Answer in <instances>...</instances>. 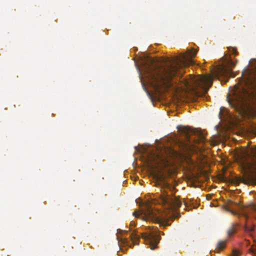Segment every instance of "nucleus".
<instances>
[{"instance_id":"20","label":"nucleus","mask_w":256,"mask_h":256,"mask_svg":"<svg viewBox=\"0 0 256 256\" xmlns=\"http://www.w3.org/2000/svg\"><path fill=\"white\" fill-rule=\"evenodd\" d=\"M200 138L202 139V140H204V139H205V138L204 136H203L202 134V132H200Z\"/></svg>"},{"instance_id":"21","label":"nucleus","mask_w":256,"mask_h":256,"mask_svg":"<svg viewBox=\"0 0 256 256\" xmlns=\"http://www.w3.org/2000/svg\"><path fill=\"white\" fill-rule=\"evenodd\" d=\"M130 225L131 226H135L136 224H135V222H130Z\"/></svg>"},{"instance_id":"12","label":"nucleus","mask_w":256,"mask_h":256,"mask_svg":"<svg viewBox=\"0 0 256 256\" xmlns=\"http://www.w3.org/2000/svg\"><path fill=\"white\" fill-rule=\"evenodd\" d=\"M227 242V240H220L218 242L216 250V252H219L220 250H223L226 246V244Z\"/></svg>"},{"instance_id":"10","label":"nucleus","mask_w":256,"mask_h":256,"mask_svg":"<svg viewBox=\"0 0 256 256\" xmlns=\"http://www.w3.org/2000/svg\"><path fill=\"white\" fill-rule=\"evenodd\" d=\"M148 160L149 164L151 165L150 166L153 168L159 166L161 162H164V160L158 155H153L150 156Z\"/></svg>"},{"instance_id":"7","label":"nucleus","mask_w":256,"mask_h":256,"mask_svg":"<svg viewBox=\"0 0 256 256\" xmlns=\"http://www.w3.org/2000/svg\"><path fill=\"white\" fill-rule=\"evenodd\" d=\"M236 180L246 184L256 185V171L246 170L244 172L242 176L236 178Z\"/></svg>"},{"instance_id":"2","label":"nucleus","mask_w":256,"mask_h":256,"mask_svg":"<svg viewBox=\"0 0 256 256\" xmlns=\"http://www.w3.org/2000/svg\"><path fill=\"white\" fill-rule=\"evenodd\" d=\"M212 84V78L210 76H200L197 78L191 76L190 82L186 80L185 86L192 87L194 92L200 95H204L208 92Z\"/></svg>"},{"instance_id":"3","label":"nucleus","mask_w":256,"mask_h":256,"mask_svg":"<svg viewBox=\"0 0 256 256\" xmlns=\"http://www.w3.org/2000/svg\"><path fill=\"white\" fill-rule=\"evenodd\" d=\"M160 187V193L158 196V202L162 204L165 209L168 210H174L180 208L182 202L176 196L168 194L166 188L168 184L164 182L162 184L158 183Z\"/></svg>"},{"instance_id":"23","label":"nucleus","mask_w":256,"mask_h":256,"mask_svg":"<svg viewBox=\"0 0 256 256\" xmlns=\"http://www.w3.org/2000/svg\"><path fill=\"white\" fill-rule=\"evenodd\" d=\"M246 242H247L248 244L250 243L249 241H247Z\"/></svg>"},{"instance_id":"14","label":"nucleus","mask_w":256,"mask_h":256,"mask_svg":"<svg viewBox=\"0 0 256 256\" xmlns=\"http://www.w3.org/2000/svg\"><path fill=\"white\" fill-rule=\"evenodd\" d=\"M236 232V228L234 225L231 226V228L228 230L227 232L228 237L230 238Z\"/></svg>"},{"instance_id":"6","label":"nucleus","mask_w":256,"mask_h":256,"mask_svg":"<svg viewBox=\"0 0 256 256\" xmlns=\"http://www.w3.org/2000/svg\"><path fill=\"white\" fill-rule=\"evenodd\" d=\"M247 95L248 92L245 90H243L242 94H237L235 92L234 95L232 100L228 98V102L235 109H240L245 104Z\"/></svg>"},{"instance_id":"18","label":"nucleus","mask_w":256,"mask_h":256,"mask_svg":"<svg viewBox=\"0 0 256 256\" xmlns=\"http://www.w3.org/2000/svg\"><path fill=\"white\" fill-rule=\"evenodd\" d=\"M133 215H134L136 218H139V217H140V214H138L136 211H135L134 212V213H133Z\"/></svg>"},{"instance_id":"9","label":"nucleus","mask_w":256,"mask_h":256,"mask_svg":"<svg viewBox=\"0 0 256 256\" xmlns=\"http://www.w3.org/2000/svg\"><path fill=\"white\" fill-rule=\"evenodd\" d=\"M130 240H128L126 238H122L120 236H117V239L118 241L119 245L123 244L124 246H128L131 248L132 246L138 244V241L140 237L136 234L135 232H133L130 234Z\"/></svg>"},{"instance_id":"11","label":"nucleus","mask_w":256,"mask_h":256,"mask_svg":"<svg viewBox=\"0 0 256 256\" xmlns=\"http://www.w3.org/2000/svg\"><path fill=\"white\" fill-rule=\"evenodd\" d=\"M177 128L179 132H180L182 134L186 135V137L189 138V133L190 131V128L189 127L180 126L177 127Z\"/></svg>"},{"instance_id":"22","label":"nucleus","mask_w":256,"mask_h":256,"mask_svg":"<svg viewBox=\"0 0 256 256\" xmlns=\"http://www.w3.org/2000/svg\"><path fill=\"white\" fill-rule=\"evenodd\" d=\"M161 178H161L160 176H157V179H158V180H161Z\"/></svg>"},{"instance_id":"16","label":"nucleus","mask_w":256,"mask_h":256,"mask_svg":"<svg viewBox=\"0 0 256 256\" xmlns=\"http://www.w3.org/2000/svg\"><path fill=\"white\" fill-rule=\"evenodd\" d=\"M250 252L254 256H256V245L252 246L250 248Z\"/></svg>"},{"instance_id":"19","label":"nucleus","mask_w":256,"mask_h":256,"mask_svg":"<svg viewBox=\"0 0 256 256\" xmlns=\"http://www.w3.org/2000/svg\"><path fill=\"white\" fill-rule=\"evenodd\" d=\"M232 53L233 54H234L235 56L237 55L238 54V52L236 50V48H232Z\"/></svg>"},{"instance_id":"17","label":"nucleus","mask_w":256,"mask_h":256,"mask_svg":"<svg viewBox=\"0 0 256 256\" xmlns=\"http://www.w3.org/2000/svg\"><path fill=\"white\" fill-rule=\"evenodd\" d=\"M232 256H240V252L238 250H234L232 251Z\"/></svg>"},{"instance_id":"1","label":"nucleus","mask_w":256,"mask_h":256,"mask_svg":"<svg viewBox=\"0 0 256 256\" xmlns=\"http://www.w3.org/2000/svg\"><path fill=\"white\" fill-rule=\"evenodd\" d=\"M188 53V55L182 54L180 57L168 58L167 61L170 64L165 66H159L154 59L148 58L142 62L144 74L154 88H160L162 86L168 88L172 84L173 78L175 76L182 77L185 72L184 68L194 64L192 58L196 56L197 51L192 48Z\"/></svg>"},{"instance_id":"15","label":"nucleus","mask_w":256,"mask_h":256,"mask_svg":"<svg viewBox=\"0 0 256 256\" xmlns=\"http://www.w3.org/2000/svg\"><path fill=\"white\" fill-rule=\"evenodd\" d=\"M245 231L248 233L250 235H252V232L254 230V226H246L244 228Z\"/></svg>"},{"instance_id":"13","label":"nucleus","mask_w":256,"mask_h":256,"mask_svg":"<svg viewBox=\"0 0 256 256\" xmlns=\"http://www.w3.org/2000/svg\"><path fill=\"white\" fill-rule=\"evenodd\" d=\"M246 83L250 88H256V78L252 79L248 78L247 80Z\"/></svg>"},{"instance_id":"5","label":"nucleus","mask_w":256,"mask_h":256,"mask_svg":"<svg viewBox=\"0 0 256 256\" xmlns=\"http://www.w3.org/2000/svg\"><path fill=\"white\" fill-rule=\"evenodd\" d=\"M226 62L227 66L222 65L218 68V72L214 74V76L216 78L221 76L228 78L230 77H234V75L233 72H232V68L235 66L236 63L230 58L228 59Z\"/></svg>"},{"instance_id":"4","label":"nucleus","mask_w":256,"mask_h":256,"mask_svg":"<svg viewBox=\"0 0 256 256\" xmlns=\"http://www.w3.org/2000/svg\"><path fill=\"white\" fill-rule=\"evenodd\" d=\"M144 214L142 220L150 221L160 224V226H170L168 220L166 216L160 214L159 212L154 210L149 206H146V210L141 214Z\"/></svg>"},{"instance_id":"8","label":"nucleus","mask_w":256,"mask_h":256,"mask_svg":"<svg viewBox=\"0 0 256 256\" xmlns=\"http://www.w3.org/2000/svg\"><path fill=\"white\" fill-rule=\"evenodd\" d=\"M142 238L144 240L146 244L149 245L152 250H154L157 247L160 240V236L154 232L142 234Z\"/></svg>"}]
</instances>
